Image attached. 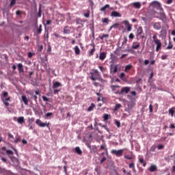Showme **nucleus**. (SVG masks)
<instances>
[{
	"label": "nucleus",
	"instance_id": "1",
	"mask_svg": "<svg viewBox=\"0 0 175 175\" xmlns=\"http://www.w3.org/2000/svg\"><path fill=\"white\" fill-rule=\"evenodd\" d=\"M150 8H152V10H153L156 9L157 10H159V11H163V8L161 6V4L157 1H154L149 4V9Z\"/></svg>",
	"mask_w": 175,
	"mask_h": 175
},
{
	"label": "nucleus",
	"instance_id": "2",
	"mask_svg": "<svg viewBox=\"0 0 175 175\" xmlns=\"http://www.w3.org/2000/svg\"><path fill=\"white\" fill-rule=\"evenodd\" d=\"M90 75L91 76L90 77V78L93 81L98 80L100 77V72L96 69L93 70V72H91Z\"/></svg>",
	"mask_w": 175,
	"mask_h": 175
},
{
	"label": "nucleus",
	"instance_id": "3",
	"mask_svg": "<svg viewBox=\"0 0 175 175\" xmlns=\"http://www.w3.org/2000/svg\"><path fill=\"white\" fill-rule=\"evenodd\" d=\"M8 139L14 144H18V142H21V137L20 135H16V139L12 134L11 133H8Z\"/></svg>",
	"mask_w": 175,
	"mask_h": 175
},
{
	"label": "nucleus",
	"instance_id": "4",
	"mask_svg": "<svg viewBox=\"0 0 175 175\" xmlns=\"http://www.w3.org/2000/svg\"><path fill=\"white\" fill-rule=\"evenodd\" d=\"M3 98H2V101L3 103H4V105L8 107L9 106V103L8 101H10V99H11V97L10 96H8V92H3Z\"/></svg>",
	"mask_w": 175,
	"mask_h": 175
},
{
	"label": "nucleus",
	"instance_id": "5",
	"mask_svg": "<svg viewBox=\"0 0 175 175\" xmlns=\"http://www.w3.org/2000/svg\"><path fill=\"white\" fill-rule=\"evenodd\" d=\"M123 152H124V149H119V150H116V149H112V150H111V153H112V154H115L118 157H122Z\"/></svg>",
	"mask_w": 175,
	"mask_h": 175
},
{
	"label": "nucleus",
	"instance_id": "6",
	"mask_svg": "<svg viewBox=\"0 0 175 175\" xmlns=\"http://www.w3.org/2000/svg\"><path fill=\"white\" fill-rule=\"evenodd\" d=\"M159 20L161 21L163 23H165L167 20L166 14L164 12L163 8H162V10H159Z\"/></svg>",
	"mask_w": 175,
	"mask_h": 175
},
{
	"label": "nucleus",
	"instance_id": "7",
	"mask_svg": "<svg viewBox=\"0 0 175 175\" xmlns=\"http://www.w3.org/2000/svg\"><path fill=\"white\" fill-rule=\"evenodd\" d=\"M131 90V88L129 87H123L122 88V90L120 92H115L116 94H123L124 93L128 94Z\"/></svg>",
	"mask_w": 175,
	"mask_h": 175
},
{
	"label": "nucleus",
	"instance_id": "8",
	"mask_svg": "<svg viewBox=\"0 0 175 175\" xmlns=\"http://www.w3.org/2000/svg\"><path fill=\"white\" fill-rule=\"evenodd\" d=\"M148 13L152 16V18H159V13L157 11H155L154 10L150 9L149 11H148Z\"/></svg>",
	"mask_w": 175,
	"mask_h": 175
},
{
	"label": "nucleus",
	"instance_id": "9",
	"mask_svg": "<svg viewBox=\"0 0 175 175\" xmlns=\"http://www.w3.org/2000/svg\"><path fill=\"white\" fill-rule=\"evenodd\" d=\"M154 43L157 45L156 49H155V51L158 52L159 50L161 49L162 43H161L160 40H154Z\"/></svg>",
	"mask_w": 175,
	"mask_h": 175
},
{
	"label": "nucleus",
	"instance_id": "10",
	"mask_svg": "<svg viewBox=\"0 0 175 175\" xmlns=\"http://www.w3.org/2000/svg\"><path fill=\"white\" fill-rule=\"evenodd\" d=\"M152 27L157 31H159L161 29V24L159 22H154L152 23Z\"/></svg>",
	"mask_w": 175,
	"mask_h": 175
},
{
	"label": "nucleus",
	"instance_id": "11",
	"mask_svg": "<svg viewBox=\"0 0 175 175\" xmlns=\"http://www.w3.org/2000/svg\"><path fill=\"white\" fill-rule=\"evenodd\" d=\"M123 23H124V26L127 28V31H131L132 30V25L129 23V21H124Z\"/></svg>",
	"mask_w": 175,
	"mask_h": 175
},
{
	"label": "nucleus",
	"instance_id": "12",
	"mask_svg": "<svg viewBox=\"0 0 175 175\" xmlns=\"http://www.w3.org/2000/svg\"><path fill=\"white\" fill-rule=\"evenodd\" d=\"M168 113L171 117L175 118V107H172L168 109Z\"/></svg>",
	"mask_w": 175,
	"mask_h": 175
},
{
	"label": "nucleus",
	"instance_id": "13",
	"mask_svg": "<svg viewBox=\"0 0 175 175\" xmlns=\"http://www.w3.org/2000/svg\"><path fill=\"white\" fill-rule=\"evenodd\" d=\"M111 16L115 17V18H117V17L120 18L122 16V14L117 11H113L112 12V13H111Z\"/></svg>",
	"mask_w": 175,
	"mask_h": 175
},
{
	"label": "nucleus",
	"instance_id": "14",
	"mask_svg": "<svg viewBox=\"0 0 175 175\" xmlns=\"http://www.w3.org/2000/svg\"><path fill=\"white\" fill-rule=\"evenodd\" d=\"M120 88V85H111V90H112V92H120V91L119 90H117V88Z\"/></svg>",
	"mask_w": 175,
	"mask_h": 175
},
{
	"label": "nucleus",
	"instance_id": "15",
	"mask_svg": "<svg viewBox=\"0 0 175 175\" xmlns=\"http://www.w3.org/2000/svg\"><path fill=\"white\" fill-rule=\"evenodd\" d=\"M106 57H107V53L105 52L100 53V56L98 57V58H100V60L104 61Z\"/></svg>",
	"mask_w": 175,
	"mask_h": 175
},
{
	"label": "nucleus",
	"instance_id": "16",
	"mask_svg": "<svg viewBox=\"0 0 175 175\" xmlns=\"http://www.w3.org/2000/svg\"><path fill=\"white\" fill-rule=\"evenodd\" d=\"M70 30H71V27L68 25L65 26L64 28V32L65 34H70Z\"/></svg>",
	"mask_w": 175,
	"mask_h": 175
},
{
	"label": "nucleus",
	"instance_id": "17",
	"mask_svg": "<svg viewBox=\"0 0 175 175\" xmlns=\"http://www.w3.org/2000/svg\"><path fill=\"white\" fill-rule=\"evenodd\" d=\"M140 47V42H133V46H131V48H133V49H137Z\"/></svg>",
	"mask_w": 175,
	"mask_h": 175
},
{
	"label": "nucleus",
	"instance_id": "18",
	"mask_svg": "<svg viewBox=\"0 0 175 175\" xmlns=\"http://www.w3.org/2000/svg\"><path fill=\"white\" fill-rule=\"evenodd\" d=\"M133 6H134V8L135 9H140L142 4L139 2H134L133 3Z\"/></svg>",
	"mask_w": 175,
	"mask_h": 175
},
{
	"label": "nucleus",
	"instance_id": "19",
	"mask_svg": "<svg viewBox=\"0 0 175 175\" xmlns=\"http://www.w3.org/2000/svg\"><path fill=\"white\" fill-rule=\"evenodd\" d=\"M111 72L113 74L117 73V72H118V65H115V66L111 67Z\"/></svg>",
	"mask_w": 175,
	"mask_h": 175
},
{
	"label": "nucleus",
	"instance_id": "20",
	"mask_svg": "<svg viewBox=\"0 0 175 175\" xmlns=\"http://www.w3.org/2000/svg\"><path fill=\"white\" fill-rule=\"evenodd\" d=\"M157 170V165H150V168H149V171L150 172H154L155 171Z\"/></svg>",
	"mask_w": 175,
	"mask_h": 175
},
{
	"label": "nucleus",
	"instance_id": "21",
	"mask_svg": "<svg viewBox=\"0 0 175 175\" xmlns=\"http://www.w3.org/2000/svg\"><path fill=\"white\" fill-rule=\"evenodd\" d=\"M103 118H104V122H107L109 119H111V115L108 113L104 114V116H103Z\"/></svg>",
	"mask_w": 175,
	"mask_h": 175
},
{
	"label": "nucleus",
	"instance_id": "22",
	"mask_svg": "<svg viewBox=\"0 0 175 175\" xmlns=\"http://www.w3.org/2000/svg\"><path fill=\"white\" fill-rule=\"evenodd\" d=\"M138 33H137V36H139L143 33V27L142 26L138 27V29L137 30Z\"/></svg>",
	"mask_w": 175,
	"mask_h": 175
},
{
	"label": "nucleus",
	"instance_id": "23",
	"mask_svg": "<svg viewBox=\"0 0 175 175\" xmlns=\"http://www.w3.org/2000/svg\"><path fill=\"white\" fill-rule=\"evenodd\" d=\"M18 69L20 73L23 72H24V68H23V66L21 63H19L18 64Z\"/></svg>",
	"mask_w": 175,
	"mask_h": 175
},
{
	"label": "nucleus",
	"instance_id": "24",
	"mask_svg": "<svg viewBox=\"0 0 175 175\" xmlns=\"http://www.w3.org/2000/svg\"><path fill=\"white\" fill-rule=\"evenodd\" d=\"M22 100L24 102L25 105H27L29 103V100L25 95L22 96Z\"/></svg>",
	"mask_w": 175,
	"mask_h": 175
},
{
	"label": "nucleus",
	"instance_id": "25",
	"mask_svg": "<svg viewBox=\"0 0 175 175\" xmlns=\"http://www.w3.org/2000/svg\"><path fill=\"white\" fill-rule=\"evenodd\" d=\"M75 152L79 155H81L83 154V152L81 149H80L79 146H77V148H75Z\"/></svg>",
	"mask_w": 175,
	"mask_h": 175
},
{
	"label": "nucleus",
	"instance_id": "26",
	"mask_svg": "<svg viewBox=\"0 0 175 175\" xmlns=\"http://www.w3.org/2000/svg\"><path fill=\"white\" fill-rule=\"evenodd\" d=\"M95 51H96L95 45L93 44V49H92L91 51L89 52V57L93 56Z\"/></svg>",
	"mask_w": 175,
	"mask_h": 175
},
{
	"label": "nucleus",
	"instance_id": "27",
	"mask_svg": "<svg viewBox=\"0 0 175 175\" xmlns=\"http://www.w3.org/2000/svg\"><path fill=\"white\" fill-rule=\"evenodd\" d=\"M25 122L23 116H20V118H18V123H19L20 124H23Z\"/></svg>",
	"mask_w": 175,
	"mask_h": 175
},
{
	"label": "nucleus",
	"instance_id": "28",
	"mask_svg": "<svg viewBox=\"0 0 175 175\" xmlns=\"http://www.w3.org/2000/svg\"><path fill=\"white\" fill-rule=\"evenodd\" d=\"M110 8V5L109 4H105V5H104V7L101 8V9H100V11L101 12H105L107 9Z\"/></svg>",
	"mask_w": 175,
	"mask_h": 175
},
{
	"label": "nucleus",
	"instance_id": "29",
	"mask_svg": "<svg viewBox=\"0 0 175 175\" xmlns=\"http://www.w3.org/2000/svg\"><path fill=\"white\" fill-rule=\"evenodd\" d=\"M75 53H76L77 55H80L81 51L79 47L77 45L75 47Z\"/></svg>",
	"mask_w": 175,
	"mask_h": 175
},
{
	"label": "nucleus",
	"instance_id": "30",
	"mask_svg": "<svg viewBox=\"0 0 175 175\" xmlns=\"http://www.w3.org/2000/svg\"><path fill=\"white\" fill-rule=\"evenodd\" d=\"M129 167H130L131 169H133V172H136L135 163H130V164H129Z\"/></svg>",
	"mask_w": 175,
	"mask_h": 175
},
{
	"label": "nucleus",
	"instance_id": "31",
	"mask_svg": "<svg viewBox=\"0 0 175 175\" xmlns=\"http://www.w3.org/2000/svg\"><path fill=\"white\" fill-rule=\"evenodd\" d=\"M174 47V44L171 42V41H169L168 45L166 47V50H171Z\"/></svg>",
	"mask_w": 175,
	"mask_h": 175
},
{
	"label": "nucleus",
	"instance_id": "32",
	"mask_svg": "<svg viewBox=\"0 0 175 175\" xmlns=\"http://www.w3.org/2000/svg\"><path fill=\"white\" fill-rule=\"evenodd\" d=\"M60 86H61V83L59 81H56L54 83L53 88L55 89V88H59Z\"/></svg>",
	"mask_w": 175,
	"mask_h": 175
},
{
	"label": "nucleus",
	"instance_id": "33",
	"mask_svg": "<svg viewBox=\"0 0 175 175\" xmlns=\"http://www.w3.org/2000/svg\"><path fill=\"white\" fill-rule=\"evenodd\" d=\"M133 68V66L131 64L126 65L124 68V72H128L129 70H131Z\"/></svg>",
	"mask_w": 175,
	"mask_h": 175
},
{
	"label": "nucleus",
	"instance_id": "34",
	"mask_svg": "<svg viewBox=\"0 0 175 175\" xmlns=\"http://www.w3.org/2000/svg\"><path fill=\"white\" fill-rule=\"evenodd\" d=\"M119 25H120L119 23H115V24L112 25L111 26V27H109V31H111L112 29H117V28H118Z\"/></svg>",
	"mask_w": 175,
	"mask_h": 175
},
{
	"label": "nucleus",
	"instance_id": "35",
	"mask_svg": "<svg viewBox=\"0 0 175 175\" xmlns=\"http://www.w3.org/2000/svg\"><path fill=\"white\" fill-rule=\"evenodd\" d=\"M95 107H96L95 104L92 103L91 105L88 107V111L89 112L92 111L93 109L95 108Z\"/></svg>",
	"mask_w": 175,
	"mask_h": 175
},
{
	"label": "nucleus",
	"instance_id": "36",
	"mask_svg": "<svg viewBox=\"0 0 175 175\" xmlns=\"http://www.w3.org/2000/svg\"><path fill=\"white\" fill-rule=\"evenodd\" d=\"M100 150H105L106 152H107V148L106 147L105 144H103L101 146H100Z\"/></svg>",
	"mask_w": 175,
	"mask_h": 175
},
{
	"label": "nucleus",
	"instance_id": "37",
	"mask_svg": "<svg viewBox=\"0 0 175 175\" xmlns=\"http://www.w3.org/2000/svg\"><path fill=\"white\" fill-rule=\"evenodd\" d=\"M119 78H120V79L123 81H126L125 73L124 72L120 73V75H119Z\"/></svg>",
	"mask_w": 175,
	"mask_h": 175
},
{
	"label": "nucleus",
	"instance_id": "38",
	"mask_svg": "<svg viewBox=\"0 0 175 175\" xmlns=\"http://www.w3.org/2000/svg\"><path fill=\"white\" fill-rule=\"evenodd\" d=\"M102 21L104 24L108 25L109 23V18H104L102 19Z\"/></svg>",
	"mask_w": 175,
	"mask_h": 175
},
{
	"label": "nucleus",
	"instance_id": "39",
	"mask_svg": "<svg viewBox=\"0 0 175 175\" xmlns=\"http://www.w3.org/2000/svg\"><path fill=\"white\" fill-rule=\"evenodd\" d=\"M124 159L131 160L133 159L132 154H124Z\"/></svg>",
	"mask_w": 175,
	"mask_h": 175
},
{
	"label": "nucleus",
	"instance_id": "40",
	"mask_svg": "<svg viewBox=\"0 0 175 175\" xmlns=\"http://www.w3.org/2000/svg\"><path fill=\"white\" fill-rule=\"evenodd\" d=\"M42 25H40L39 28L37 29V33L38 35L41 34V33L42 31Z\"/></svg>",
	"mask_w": 175,
	"mask_h": 175
},
{
	"label": "nucleus",
	"instance_id": "41",
	"mask_svg": "<svg viewBox=\"0 0 175 175\" xmlns=\"http://www.w3.org/2000/svg\"><path fill=\"white\" fill-rule=\"evenodd\" d=\"M49 31L48 30H46L45 31V33H44V40H48L49 38Z\"/></svg>",
	"mask_w": 175,
	"mask_h": 175
},
{
	"label": "nucleus",
	"instance_id": "42",
	"mask_svg": "<svg viewBox=\"0 0 175 175\" xmlns=\"http://www.w3.org/2000/svg\"><path fill=\"white\" fill-rule=\"evenodd\" d=\"M109 37V34H103V36H101V37H100V39L101 40H103L104 38H108Z\"/></svg>",
	"mask_w": 175,
	"mask_h": 175
},
{
	"label": "nucleus",
	"instance_id": "43",
	"mask_svg": "<svg viewBox=\"0 0 175 175\" xmlns=\"http://www.w3.org/2000/svg\"><path fill=\"white\" fill-rule=\"evenodd\" d=\"M122 107V105L120 103H118L116 104V105H115V111H118L119 109H120Z\"/></svg>",
	"mask_w": 175,
	"mask_h": 175
},
{
	"label": "nucleus",
	"instance_id": "44",
	"mask_svg": "<svg viewBox=\"0 0 175 175\" xmlns=\"http://www.w3.org/2000/svg\"><path fill=\"white\" fill-rule=\"evenodd\" d=\"M127 42H128V38L126 36H124L123 38V42H122V44L125 45L127 43Z\"/></svg>",
	"mask_w": 175,
	"mask_h": 175
},
{
	"label": "nucleus",
	"instance_id": "45",
	"mask_svg": "<svg viewBox=\"0 0 175 175\" xmlns=\"http://www.w3.org/2000/svg\"><path fill=\"white\" fill-rule=\"evenodd\" d=\"M156 148H157L156 145H152V146H151L150 150L151 152H154L155 150H156Z\"/></svg>",
	"mask_w": 175,
	"mask_h": 175
},
{
	"label": "nucleus",
	"instance_id": "46",
	"mask_svg": "<svg viewBox=\"0 0 175 175\" xmlns=\"http://www.w3.org/2000/svg\"><path fill=\"white\" fill-rule=\"evenodd\" d=\"M40 127H49V123H42V122H41V124L40 126Z\"/></svg>",
	"mask_w": 175,
	"mask_h": 175
},
{
	"label": "nucleus",
	"instance_id": "47",
	"mask_svg": "<svg viewBox=\"0 0 175 175\" xmlns=\"http://www.w3.org/2000/svg\"><path fill=\"white\" fill-rule=\"evenodd\" d=\"M115 124H116V126H118V128H120L121 126V123L118 120H115Z\"/></svg>",
	"mask_w": 175,
	"mask_h": 175
},
{
	"label": "nucleus",
	"instance_id": "48",
	"mask_svg": "<svg viewBox=\"0 0 175 175\" xmlns=\"http://www.w3.org/2000/svg\"><path fill=\"white\" fill-rule=\"evenodd\" d=\"M33 55H35L34 53H32V52H29L28 53V57L29 58H31Z\"/></svg>",
	"mask_w": 175,
	"mask_h": 175
},
{
	"label": "nucleus",
	"instance_id": "49",
	"mask_svg": "<svg viewBox=\"0 0 175 175\" xmlns=\"http://www.w3.org/2000/svg\"><path fill=\"white\" fill-rule=\"evenodd\" d=\"M129 38H130L131 40H133L135 38L133 33H131L130 35H129Z\"/></svg>",
	"mask_w": 175,
	"mask_h": 175
},
{
	"label": "nucleus",
	"instance_id": "50",
	"mask_svg": "<svg viewBox=\"0 0 175 175\" xmlns=\"http://www.w3.org/2000/svg\"><path fill=\"white\" fill-rule=\"evenodd\" d=\"M149 111L152 113L153 111V105L152 104L149 105Z\"/></svg>",
	"mask_w": 175,
	"mask_h": 175
},
{
	"label": "nucleus",
	"instance_id": "51",
	"mask_svg": "<svg viewBox=\"0 0 175 175\" xmlns=\"http://www.w3.org/2000/svg\"><path fill=\"white\" fill-rule=\"evenodd\" d=\"M16 0H11L10 7L14 6L16 4Z\"/></svg>",
	"mask_w": 175,
	"mask_h": 175
},
{
	"label": "nucleus",
	"instance_id": "52",
	"mask_svg": "<svg viewBox=\"0 0 175 175\" xmlns=\"http://www.w3.org/2000/svg\"><path fill=\"white\" fill-rule=\"evenodd\" d=\"M42 99L45 102H49V98L48 97H46V96H43Z\"/></svg>",
	"mask_w": 175,
	"mask_h": 175
},
{
	"label": "nucleus",
	"instance_id": "53",
	"mask_svg": "<svg viewBox=\"0 0 175 175\" xmlns=\"http://www.w3.org/2000/svg\"><path fill=\"white\" fill-rule=\"evenodd\" d=\"M167 57H168L167 55H161V58L162 60H165V59H167Z\"/></svg>",
	"mask_w": 175,
	"mask_h": 175
},
{
	"label": "nucleus",
	"instance_id": "54",
	"mask_svg": "<svg viewBox=\"0 0 175 175\" xmlns=\"http://www.w3.org/2000/svg\"><path fill=\"white\" fill-rule=\"evenodd\" d=\"M165 148L164 145H158L157 149L158 150H162Z\"/></svg>",
	"mask_w": 175,
	"mask_h": 175
},
{
	"label": "nucleus",
	"instance_id": "55",
	"mask_svg": "<svg viewBox=\"0 0 175 175\" xmlns=\"http://www.w3.org/2000/svg\"><path fill=\"white\" fill-rule=\"evenodd\" d=\"M98 68H100V70L101 71V72H104L105 71V68L103 66H98Z\"/></svg>",
	"mask_w": 175,
	"mask_h": 175
},
{
	"label": "nucleus",
	"instance_id": "56",
	"mask_svg": "<svg viewBox=\"0 0 175 175\" xmlns=\"http://www.w3.org/2000/svg\"><path fill=\"white\" fill-rule=\"evenodd\" d=\"M6 153L8 155H13V152L12 150H6Z\"/></svg>",
	"mask_w": 175,
	"mask_h": 175
},
{
	"label": "nucleus",
	"instance_id": "57",
	"mask_svg": "<svg viewBox=\"0 0 175 175\" xmlns=\"http://www.w3.org/2000/svg\"><path fill=\"white\" fill-rule=\"evenodd\" d=\"M42 122H41V120H40V119H37L36 120V124L40 126L41 124H42Z\"/></svg>",
	"mask_w": 175,
	"mask_h": 175
},
{
	"label": "nucleus",
	"instance_id": "58",
	"mask_svg": "<svg viewBox=\"0 0 175 175\" xmlns=\"http://www.w3.org/2000/svg\"><path fill=\"white\" fill-rule=\"evenodd\" d=\"M90 14V11H88V12L84 14V16L86 17V18H89Z\"/></svg>",
	"mask_w": 175,
	"mask_h": 175
},
{
	"label": "nucleus",
	"instance_id": "59",
	"mask_svg": "<svg viewBox=\"0 0 175 175\" xmlns=\"http://www.w3.org/2000/svg\"><path fill=\"white\" fill-rule=\"evenodd\" d=\"M53 116V113L52 112H48L46 114V116L47 118H49V117H51Z\"/></svg>",
	"mask_w": 175,
	"mask_h": 175
},
{
	"label": "nucleus",
	"instance_id": "60",
	"mask_svg": "<svg viewBox=\"0 0 175 175\" xmlns=\"http://www.w3.org/2000/svg\"><path fill=\"white\" fill-rule=\"evenodd\" d=\"M107 160L106 157H103L101 160H100V163H103Z\"/></svg>",
	"mask_w": 175,
	"mask_h": 175
},
{
	"label": "nucleus",
	"instance_id": "61",
	"mask_svg": "<svg viewBox=\"0 0 175 175\" xmlns=\"http://www.w3.org/2000/svg\"><path fill=\"white\" fill-rule=\"evenodd\" d=\"M150 63V61L148 59H145V61H144V64H145V66L148 65Z\"/></svg>",
	"mask_w": 175,
	"mask_h": 175
},
{
	"label": "nucleus",
	"instance_id": "62",
	"mask_svg": "<svg viewBox=\"0 0 175 175\" xmlns=\"http://www.w3.org/2000/svg\"><path fill=\"white\" fill-rule=\"evenodd\" d=\"M169 128H170V129H175V124H170V126H169Z\"/></svg>",
	"mask_w": 175,
	"mask_h": 175
},
{
	"label": "nucleus",
	"instance_id": "63",
	"mask_svg": "<svg viewBox=\"0 0 175 175\" xmlns=\"http://www.w3.org/2000/svg\"><path fill=\"white\" fill-rule=\"evenodd\" d=\"M51 51H52V48H51V45H49L47 52L50 53V52H51Z\"/></svg>",
	"mask_w": 175,
	"mask_h": 175
},
{
	"label": "nucleus",
	"instance_id": "64",
	"mask_svg": "<svg viewBox=\"0 0 175 175\" xmlns=\"http://www.w3.org/2000/svg\"><path fill=\"white\" fill-rule=\"evenodd\" d=\"M17 16H21V10H17L16 12Z\"/></svg>",
	"mask_w": 175,
	"mask_h": 175
}]
</instances>
